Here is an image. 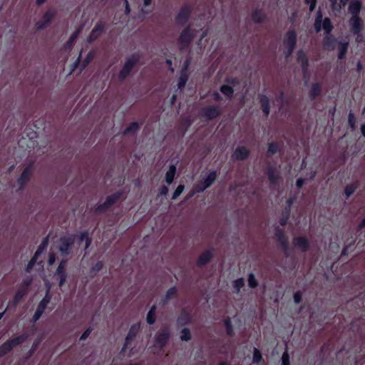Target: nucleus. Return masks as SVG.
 I'll use <instances>...</instances> for the list:
<instances>
[{
	"mask_svg": "<svg viewBox=\"0 0 365 365\" xmlns=\"http://www.w3.org/2000/svg\"><path fill=\"white\" fill-rule=\"evenodd\" d=\"M195 36L194 30L192 29L191 25H187L180 33L178 38V44L180 50L187 49L191 44Z\"/></svg>",
	"mask_w": 365,
	"mask_h": 365,
	"instance_id": "1",
	"label": "nucleus"
},
{
	"mask_svg": "<svg viewBox=\"0 0 365 365\" xmlns=\"http://www.w3.org/2000/svg\"><path fill=\"white\" fill-rule=\"evenodd\" d=\"M140 60V56L137 53L132 54L128 58L118 73V78L123 81L131 73L133 68L137 65Z\"/></svg>",
	"mask_w": 365,
	"mask_h": 365,
	"instance_id": "2",
	"label": "nucleus"
},
{
	"mask_svg": "<svg viewBox=\"0 0 365 365\" xmlns=\"http://www.w3.org/2000/svg\"><path fill=\"white\" fill-rule=\"evenodd\" d=\"M123 195L122 191H117L113 194L108 196L105 202L102 204L98 205L96 207V213H103L113 206Z\"/></svg>",
	"mask_w": 365,
	"mask_h": 365,
	"instance_id": "3",
	"label": "nucleus"
},
{
	"mask_svg": "<svg viewBox=\"0 0 365 365\" xmlns=\"http://www.w3.org/2000/svg\"><path fill=\"white\" fill-rule=\"evenodd\" d=\"M74 242L75 238L73 235L63 236L60 237L58 250L63 256H68L70 255Z\"/></svg>",
	"mask_w": 365,
	"mask_h": 365,
	"instance_id": "4",
	"label": "nucleus"
},
{
	"mask_svg": "<svg viewBox=\"0 0 365 365\" xmlns=\"http://www.w3.org/2000/svg\"><path fill=\"white\" fill-rule=\"evenodd\" d=\"M170 337V331L168 327L163 328L155 336V344L160 350H162L168 344Z\"/></svg>",
	"mask_w": 365,
	"mask_h": 365,
	"instance_id": "5",
	"label": "nucleus"
},
{
	"mask_svg": "<svg viewBox=\"0 0 365 365\" xmlns=\"http://www.w3.org/2000/svg\"><path fill=\"white\" fill-rule=\"evenodd\" d=\"M56 15L54 9H48L42 16L41 19L36 23L37 31L43 30L47 28Z\"/></svg>",
	"mask_w": 365,
	"mask_h": 365,
	"instance_id": "6",
	"label": "nucleus"
},
{
	"mask_svg": "<svg viewBox=\"0 0 365 365\" xmlns=\"http://www.w3.org/2000/svg\"><path fill=\"white\" fill-rule=\"evenodd\" d=\"M221 115V110L217 106H207L202 108L200 115L207 120H212Z\"/></svg>",
	"mask_w": 365,
	"mask_h": 365,
	"instance_id": "7",
	"label": "nucleus"
},
{
	"mask_svg": "<svg viewBox=\"0 0 365 365\" xmlns=\"http://www.w3.org/2000/svg\"><path fill=\"white\" fill-rule=\"evenodd\" d=\"M192 9L188 5H183L175 16V22L178 26H185L188 22Z\"/></svg>",
	"mask_w": 365,
	"mask_h": 365,
	"instance_id": "8",
	"label": "nucleus"
},
{
	"mask_svg": "<svg viewBox=\"0 0 365 365\" xmlns=\"http://www.w3.org/2000/svg\"><path fill=\"white\" fill-rule=\"evenodd\" d=\"M34 173L33 163L27 165L21 173L20 177L17 179V183L19 185V190L24 188L26 183L30 180Z\"/></svg>",
	"mask_w": 365,
	"mask_h": 365,
	"instance_id": "9",
	"label": "nucleus"
},
{
	"mask_svg": "<svg viewBox=\"0 0 365 365\" xmlns=\"http://www.w3.org/2000/svg\"><path fill=\"white\" fill-rule=\"evenodd\" d=\"M275 236L278 242L280 244L284 255L287 257L289 255V246L287 237H286L284 230L277 227L275 229Z\"/></svg>",
	"mask_w": 365,
	"mask_h": 365,
	"instance_id": "10",
	"label": "nucleus"
},
{
	"mask_svg": "<svg viewBox=\"0 0 365 365\" xmlns=\"http://www.w3.org/2000/svg\"><path fill=\"white\" fill-rule=\"evenodd\" d=\"M67 264V259H62L56 271L55 274L56 275L58 279V284L60 287H62L67 279V273L66 271V266Z\"/></svg>",
	"mask_w": 365,
	"mask_h": 365,
	"instance_id": "11",
	"label": "nucleus"
},
{
	"mask_svg": "<svg viewBox=\"0 0 365 365\" xmlns=\"http://www.w3.org/2000/svg\"><path fill=\"white\" fill-rule=\"evenodd\" d=\"M297 42V34L294 29L289 30L284 35L283 44L284 46L296 48Z\"/></svg>",
	"mask_w": 365,
	"mask_h": 365,
	"instance_id": "12",
	"label": "nucleus"
},
{
	"mask_svg": "<svg viewBox=\"0 0 365 365\" xmlns=\"http://www.w3.org/2000/svg\"><path fill=\"white\" fill-rule=\"evenodd\" d=\"M250 155V150L245 146H237L232 158L235 160H245Z\"/></svg>",
	"mask_w": 365,
	"mask_h": 365,
	"instance_id": "13",
	"label": "nucleus"
},
{
	"mask_svg": "<svg viewBox=\"0 0 365 365\" xmlns=\"http://www.w3.org/2000/svg\"><path fill=\"white\" fill-rule=\"evenodd\" d=\"M213 257L214 253L212 250H206L200 255L198 259H197V266L200 267L205 266L212 260Z\"/></svg>",
	"mask_w": 365,
	"mask_h": 365,
	"instance_id": "14",
	"label": "nucleus"
},
{
	"mask_svg": "<svg viewBox=\"0 0 365 365\" xmlns=\"http://www.w3.org/2000/svg\"><path fill=\"white\" fill-rule=\"evenodd\" d=\"M266 173L268 176V179L271 185H277L279 184L280 176L276 168L274 165H268L267 168H266Z\"/></svg>",
	"mask_w": 365,
	"mask_h": 365,
	"instance_id": "15",
	"label": "nucleus"
},
{
	"mask_svg": "<svg viewBox=\"0 0 365 365\" xmlns=\"http://www.w3.org/2000/svg\"><path fill=\"white\" fill-rule=\"evenodd\" d=\"M293 244L294 247L299 249L302 252H306L310 247L308 239L304 236L294 237Z\"/></svg>",
	"mask_w": 365,
	"mask_h": 365,
	"instance_id": "16",
	"label": "nucleus"
},
{
	"mask_svg": "<svg viewBox=\"0 0 365 365\" xmlns=\"http://www.w3.org/2000/svg\"><path fill=\"white\" fill-rule=\"evenodd\" d=\"M140 329V322L133 324L130 326L128 334L125 336V346L131 345V342L135 339Z\"/></svg>",
	"mask_w": 365,
	"mask_h": 365,
	"instance_id": "17",
	"label": "nucleus"
},
{
	"mask_svg": "<svg viewBox=\"0 0 365 365\" xmlns=\"http://www.w3.org/2000/svg\"><path fill=\"white\" fill-rule=\"evenodd\" d=\"M297 61L301 64V68L303 73L305 74L307 73L309 62L307 53L302 49L297 52Z\"/></svg>",
	"mask_w": 365,
	"mask_h": 365,
	"instance_id": "18",
	"label": "nucleus"
},
{
	"mask_svg": "<svg viewBox=\"0 0 365 365\" xmlns=\"http://www.w3.org/2000/svg\"><path fill=\"white\" fill-rule=\"evenodd\" d=\"M104 28L105 26L102 22L97 23L94 28L92 29L89 36L88 37V43H92L94 42L101 35Z\"/></svg>",
	"mask_w": 365,
	"mask_h": 365,
	"instance_id": "19",
	"label": "nucleus"
},
{
	"mask_svg": "<svg viewBox=\"0 0 365 365\" xmlns=\"http://www.w3.org/2000/svg\"><path fill=\"white\" fill-rule=\"evenodd\" d=\"M351 31L354 34H359L363 29V21L359 16H351L350 19Z\"/></svg>",
	"mask_w": 365,
	"mask_h": 365,
	"instance_id": "20",
	"label": "nucleus"
},
{
	"mask_svg": "<svg viewBox=\"0 0 365 365\" xmlns=\"http://www.w3.org/2000/svg\"><path fill=\"white\" fill-rule=\"evenodd\" d=\"M259 101L264 115L267 117L270 113V102L269 98L266 95H259Z\"/></svg>",
	"mask_w": 365,
	"mask_h": 365,
	"instance_id": "21",
	"label": "nucleus"
},
{
	"mask_svg": "<svg viewBox=\"0 0 365 365\" xmlns=\"http://www.w3.org/2000/svg\"><path fill=\"white\" fill-rule=\"evenodd\" d=\"M191 319L190 313L187 310L183 309L177 318V324L178 326L189 324L191 322Z\"/></svg>",
	"mask_w": 365,
	"mask_h": 365,
	"instance_id": "22",
	"label": "nucleus"
},
{
	"mask_svg": "<svg viewBox=\"0 0 365 365\" xmlns=\"http://www.w3.org/2000/svg\"><path fill=\"white\" fill-rule=\"evenodd\" d=\"M338 43L333 35H326L323 39L324 48L329 51H333L335 48L336 43Z\"/></svg>",
	"mask_w": 365,
	"mask_h": 365,
	"instance_id": "23",
	"label": "nucleus"
},
{
	"mask_svg": "<svg viewBox=\"0 0 365 365\" xmlns=\"http://www.w3.org/2000/svg\"><path fill=\"white\" fill-rule=\"evenodd\" d=\"M282 150V146L277 142H271L268 143L266 155L267 158H270L277 153H281Z\"/></svg>",
	"mask_w": 365,
	"mask_h": 365,
	"instance_id": "24",
	"label": "nucleus"
},
{
	"mask_svg": "<svg viewBox=\"0 0 365 365\" xmlns=\"http://www.w3.org/2000/svg\"><path fill=\"white\" fill-rule=\"evenodd\" d=\"M217 172L215 170L210 171L205 178H203L201 182L204 185L203 189H207L216 180Z\"/></svg>",
	"mask_w": 365,
	"mask_h": 365,
	"instance_id": "25",
	"label": "nucleus"
},
{
	"mask_svg": "<svg viewBox=\"0 0 365 365\" xmlns=\"http://www.w3.org/2000/svg\"><path fill=\"white\" fill-rule=\"evenodd\" d=\"M252 20L256 24H260L265 21L266 15L262 9H257L251 14Z\"/></svg>",
	"mask_w": 365,
	"mask_h": 365,
	"instance_id": "26",
	"label": "nucleus"
},
{
	"mask_svg": "<svg viewBox=\"0 0 365 365\" xmlns=\"http://www.w3.org/2000/svg\"><path fill=\"white\" fill-rule=\"evenodd\" d=\"M322 88L319 83H314L312 84L309 91V96L312 101L316 99L317 97L319 96L322 93Z\"/></svg>",
	"mask_w": 365,
	"mask_h": 365,
	"instance_id": "27",
	"label": "nucleus"
},
{
	"mask_svg": "<svg viewBox=\"0 0 365 365\" xmlns=\"http://www.w3.org/2000/svg\"><path fill=\"white\" fill-rule=\"evenodd\" d=\"M156 310H157V306L155 304H153L148 312L146 314V322L149 325H153L155 324L156 321Z\"/></svg>",
	"mask_w": 365,
	"mask_h": 365,
	"instance_id": "28",
	"label": "nucleus"
},
{
	"mask_svg": "<svg viewBox=\"0 0 365 365\" xmlns=\"http://www.w3.org/2000/svg\"><path fill=\"white\" fill-rule=\"evenodd\" d=\"M361 9V4L359 1H351L349 6V11L351 14L352 16H359Z\"/></svg>",
	"mask_w": 365,
	"mask_h": 365,
	"instance_id": "29",
	"label": "nucleus"
},
{
	"mask_svg": "<svg viewBox=\"0 0 365 365\" xmlns=\"http://www.w3.org/2000/svg\"><path fill=\"white\" fill-rule=\"evenodd\" d=\"M28 338V335L26 334H22L18 336H16L14 338L10 339L7 340L10 345L12 346V349L14 347L22 344Z\"/></svg>",
	"mask_w": 365,
	"mask_h": 365,
	"instance_id": "30",
	"label": "nucleus"
},
{
	"mask_svg": "<svg viewBox=\"0 0 365 365\" xmlns=\"http://www.w3.org/2000/svg\"><path fill=\"white\" fill-rule=\"evenodd\" d=\"M338 46H338V51H339L338 58L340 60H342L345 58V56L346 55V53L348 51V47H349V42L339 41Z\"/></svg>",
	"mask_w": 365,
	"mask_h": 365,
	"instance_id": "31",
	"label": "nucleus"
},
{
	"mask_svg": "<svg viewBox=\"0 0 365 365\" xmlns=\"http://www.w3.org/2000/svg\"><path fill=\"white\" fill-rule=\"evenodd\" d=\"M175 174H176V166L175 165H170L169 166L168 170L165 173V182L168 185H170L173 183L175 176Z\"/></svg>",
	"mask_w": 365,
	"mask_h": 365,
	"instance_id": "32",
	"label": "nucleus"
},
{
	"mask_svg": "<svg viewBox=\"0 0 365 365\" xmlns=\"http://www.w3.org/2000/svg\"><path fill=\"white\" fill-rule=\"evenodd\" d=\"M140 128V124L138 122H132L123 131V135H133Z\"/></svg>",
	"mask_w": 365,
	"mask_h": 365,
	"instance_id": "33",
	"label": "nucleus"
},
{
	"mask_svg": "<svg viewBox=\"0 0 365 365\" xmlns=\"http://www.w3.org/2000/svg\"><path fill=\"white\" fill-rule=\"evenodd\" d=\"M322 29L324 30L326 35H331V33L334 29V26L329 18L325 17L322 22Z\"/></svg>",
	"mask_w": 365,
	"mask_h": 365,
	"instance_id": "34",
	"label": "nucleus"
},
{
	"mask_svg": "<svg viewBox=\"0 0 365 365\" xmlns=\"http://www.w3.org/2000/svg\"><path fill=\"white\" fill-rule=\"evenodd\" d=\"M27 292H26V290L24 289V288H19L18 291L16 292L13 298L14 304L15 306L17 305L24 298V297L27 294Z\"/></svg>",
	"mask_w": 365,
	"mask_h": 365,
	"instance_id": "35",
	"label": "nucleus"
},
{
	"mask_svg": "<svg viewBox=\"0 0 365 365\" xmlns=\"http://www.w3.org/2000/svg\"><path fill=\"white\" fill-rule=\"evenodd\" d=\"M220 91L229 99H231L233 97L234 89L229 85H222L220 87Z\"/></svg>",
	"mask_w": 365,
	"mask_h": 365,
	"instance_id": "36",
	"label": "nucleus"
},
{
	"mask_svg": "<svg viewBox=\"0 0 365 365\" xmlns=\"http://www.w3.org/2000/svg\"><path fill=\"white\" fill-rule=\"evenodd\" d=\"M224 326L226 330L227 335L229 336H234L233 326L230 317H227L224 320Z\"/></svg>",
	"mask_w": 365,
	"mask_h": 365,
	"instance_id": "37",
	"label": "nucleus"
},
{
	"mask_svg": "<svg viewBox=\"0 0 365 365\" xmlns=\"http://www.w3.org/2000/svg\"><path fill=\"white\" fill-rule=\"evenodd\" d=\"M290 210L289 209H284L282 213V215L279 220V223L281 226L284 227L289 219Z\"/></svg>",
	"mask_w": 365,
	"mask_h": 365,
	"instance_id": "38",
	"label": "nucleus"
},
{
	"mask_svg": "<svg viewBox=\"0 0 365 365\" xmlns=\"http://www.w3.org/2000/svg\"><path fill=\"white\" fill-rule=\"evenodd\" d=\"M12 346L8 341H6L0 346V357L6 356L12 350Z\"/></svg>",
	"mask_w": 365,
	"mask_h": 365,
	"instance_id": "39",
	"label": "nucleus"
},
{
	"mask_svg": "<svg viewBox=\"0 0 365 365\" xmlns=\"http://www.w3.org/2000/svg\"><path fill=\"white\" fill-rule=\"evenodd\" d=\"M189 79V74L180 73L178 80V88L182 90L185 88L187 81Z\"/></svg>",
	"mask_w": 365,
	"mask_h": 365,
	"instance_id": "40",
	"label": "nucleus"
},
{
	"mask_svg": "<svg viewBox=\"0 0 365 365\" xmlns=\"http://www.w3.org/2000/svg\"><path fill=\"white\" fill-rule=\"evenodd\" d=\"M80 32H81V29H78L71 34L69 39L68 40V41L66 43V46L67 48H71L73 46L75 41L77 39Z\"/></svg>",
	"mask_w": 365,
	"mask_h": 365,
	"instance_id": "41",
	"label": "nucleus"
},
{
	"mask_svg": "<svg viewBox=\"0 0 365 365\" xmlns=\"http://www.w3.org/2000/svg\"><path fill=\"white\" fill-rule=\"evenodd\" d=\"M261 362H264L262 353L258 349L254 348L252 363L255 364H257Z\"/></svg>",
	"mask_w": 365,
	"mask_h": 365,
	"instance_id": "42",
	"label": "nucleus"
},
{
	"mask_svg": "<svg viewBox=\"0 0 365 365\" xmlns=\"http://www.w3.org/2000/svg\"><path fill=\"white\" fill-rule=\"evenodd\" d=\"M180 334V338L182 341H188L192 339L190 330L187 327L182 329Z\"/></svg>",
	"mask_w": 365,
	"mask_h": 365,
	"instance_id": "43",
	"label": "nucleus"
},
{
	"mask_svg": "<svg viewBox=\"0 0 365 365\" xmlns=\"http://www.w3.org/2000/svg\"><path fill=\"white\" fill-rule=\"evenodd\" d=\"M358 185L356 184L351 183L347 185L344 188V193L346 198L351 197L356 190Z\"/></svg>",
	"mask_w": 365,
	"mask_h": 365,
	"instance_id": "44",
	"label": "nucleus"
},
{
	"mask_svg": "<svg viewBox=\"0 0 365 365\" xmlns=\"http://www.w3.org/2000/svg\"><path fill=\"white\" fill-rule=\"evenodd\" d=\"M165 296L166 297V299H168L169 300L177 298L178 296V288L175 286L169 288L167 290Z\"/></svg>",
	"mask_w": 365,
	"mask_h": 365,
	"instance_id": "45",
	"label": "nucleus"
},
{
	"mask_svg": "<svg viewBox=\"0 0 365 365\" xmlns=\"http://www.w3.org/2000/svg\"><path fill=\"white\" fill-rule=\"evenodd\" d=\"M244 286H245V279L243 277L238 278L233 282V287L235 289L237 293L240 292V289Z\"/></svg>",
	"mask_w": 365,
	"mask_h": 365,
	"instance_id": "46",
	"label": "nucleus"
},
{
	"mask_svg": "<svg viewBox=\"0 0 365 365\" xmlns=\"http://www.w3.org/2000/svg\"><path fill=\"white\" fill-rule=\"evenodd\" d=\"M48 242H49V237L46 236L42 240L40 245L38 247V248L36 250V252H38V253L39 252L40 254H42L43 252L47 248V247L48 245Z\"/></svg>",
	"mask_w": 365,
	"mask_h": 365,
	"instance_id": "47",
	"label": "nucleus"
},
{
	"mask_svg": "<svg viewBox=\"0 0 365 365\" xmlns=\"http://www.w3.org/2000/svg\"><path fill=\"white\" fill-rule=\"evenodd\" d=\"M247 282L248 286L252 289L256 288L259 284L253 273H250L248 274Z\"/></svg>",
	"mask_w": 365,
	"mask_h": 365,
	"instance_id": "48",
	"label": "nucleus"
},
{
	"mask_svg": "<svg viewBox=\"0 0 365 365\" xmlns=\"http://www.w3.org/2000/svg\"><path fill=\"white\" fill-rule=\"evenodd\" d=\"M94 56L95 52L93 51H90L87 53L85 59L82 62V68H85L91 63V61L93 59Z\"/></svg>",
	"mask_w": 365,
	"mask_h": 365,
	"instance_id": "49",
	"label": "nucleus"
},
{
	"mask_svg": "<svg viewBox=\"0 0 365 365\" xmlns=\"http://www.w3.org/2000/svg\"><path fill=\"white\" fill-rule=\"evenodd\" d=\"M32 282H33V277L31 276H29L22 281V282L20 284L19 288H24V289H26V292H28L29 287L31 285Z\"/></svg>",
	"mask_w": 365,
	"mask_h": 365,
	"instance_id": "50",
	"label": "nucleus"
},
{
	"mask_svg": "<svg viewBox=\"0 0 365 365\" xmlns=\"http://www.w3.org/2000/svg\"><path fill=\"white\" fill-rule=\"evenodd\" d=\"M348 124L352 130L356 129V118L351 111H350L348 115Z\"/></svg>",
	"mask_w": 365,
	"mask_h": 365,
	"instance_id": "51",
	"label": "nucleus"
},
{
	"mask_svg": "<svg viewBox=\"0 0 365 365\" xmlns=\"http://www.w3.org/2000/svg\"><path fill=\"white\" fill-rule=\"evenodd\" d=\"M184 189H185L184 185H179L177 187V188L175 190V191L173 194V196H172V199L173 200L177 199L181 195V193L183 192Z\"/></svg>",
	"mask_w": 365,
	"mask_h": 365,
	"instance_id": "52",
	"label": "nucleus"
},
{
	"mask_svg": "<svg viewBox=\"0 0 365 365\" xmlns=\"http://www.w3.org/2000/svg\"><path fill=\"white\" fill-rule=\"evenodd\" d=\"M38 343H39L38 341H34L33 343L31 349L29 350V351L26 354V359H29L34 354V353L36 351L37 347L38 346Z\"/></svg>",
	"mask_w": 365,
	"mask_h": 365,
	"instance_id": "53",
	"label": "nucleus"
},
{
	"mask_svg": "<svg viewBox=\"0 0 365 365\" xmlns=\"http://www.w3.org/2000/svg\"><path fill=\"white\" fill-rule=\"evenodd\" d=\"M355 244V240L351 241V242L346 245L341 250V255H347L349 251L352 250V247Z\"/></svg>",
	"mask_w": 365,
	"mask_h": 365,
	"instance_id": "54",
	"label": "nucleus"
},
{
	"mask_svg": "<svg viewBox=\"0 0 365 365\" xmlns=\"http://www.w3.org/2000/svg\"><path fill=\"white\" fill-rule=\"evenodd\" d=\"M282 365H290V357L287 350H285L282 354Z\"/></svg>",
	"mask_w": 365,
	"mask_h": 365,
	"instance_id": "55",
	"label": "nucleus"
},
{
	"mask_svg": "<svg viewBox=\"0 0 365 365\" xmlns=\"http://www.w3.org/2000/svg\"><path fill=\"white\" fill-rule=\"evenodd\" d=\"M103 262L102 261H98L92 267L91 271L93 272H100L103 267Z\"/></svg>",
	"mask_w": 365,
	"mask_h": 365,
	"instance_id": "56",
	"label": "nucleus"
},
{
	"mask_svg": "<svg viewBox=\"0 0 365 365\" xmlns=\"http://www.w3.org/2000/svg\"><path fill=\"white\" fill-rule=\"evenodd\" d=\"M190 64V60L186 59L182 66L180 73L189 74L188 68Z\"/></svg>",
	"mask_w": 365,
	"mask_h": 365,
	"instance_id": "57",
	"label": "nucleus"
},
{
	"mask_svg": "<svg viewBox=\"0 0 365 365\" xmlns=\"http://www.w3.org/2000/svg\"><path fill=\"white\" fill-rule=\"evenodd\" d=\"M92 331H93V329L91 327H88L84 331V332L81 334V336H80L79 340L80 341L86 340L89 336V335L91 334Z\"/></svg>",
	"mask_w": 365,
	"mask_h": 365,
	"instance_id": "58",
	"label": "nucleus"
},
{
	"mask_svg": "<svg viewBox=\"0 0 365 365\" xmlns=\"http://www.w3.org/2000/svg\"><path fill=\"white\" fill-rule=\"evenodd\" d=\"M317 0H304V3L309 6V11L312 12L317 6Z\"/></svg>",
	"mask_w": 365,
	"mask_h": 365,
	"instance_id": "59",
	"label": "nucleus"
},
{
	"mask_svg": "<svg viewBox=\"0 0 365 365\" xmlns=\"http://www.w3.org/2000/svg\"><path fill=\"white\" fill-rule=\"evenodd\" d=\"M295 304H299L302 300V294L300 291H297L293 296Z\"/></svg>",
	"mask_w": 365,
	"mask_h": 365,
	"instance_id": "60",
	"label": "nucleus"
},
{
	"mask_svg": "<svg viewBox=\"0 0 365 365\" xmlns=\"http://www.w3.org/2000/svg\"><path fill=\"white\" fill-rule=\"evenodd\" d=\"M46 301H40L38 303L36 309L43 313L48 306L47 304L45 303Z\"/></svg>",
	"mask_w": 365,
	"mask_h": 365,
	"instance_id": "61",
	"label": "nucleus"
},
{
	"mask_svg": "<svg viewBox=\"0 0 365 365\" xmlns=\"http://www.w3.org/2000/svg\"><path fill=\"white\" fill-rule=\"evenodd\" d=\"M285 49L284 51V53L285 54L286 58H289L294 52V50L295 49L294 47H289V46H284Z\"/></svg>",
	"mask_w": 365,
	"mask_h": 365,
	"instance_id": "62",
	"label": "nucleus"
},
{
	"mask_svg": "<svg viewBox=\"0 0 365 365\" xmlns=\"http://www.w3.org/2000/svg\"><path fill=\"white\" fill-rule=\"evenodd\" d=\"M35 264L36 263L34 262V260L30 259L26 266L25 272L27 273L31 272Z\"/></svg>",
	"mask_w": 365,
	"mask_h": 365,
	"instance_id": "63",
	"label": "nucleus"
},
{
	"mask_svg": "<svg viewBox=\"0 0 365 365\" xmlns=\"http://www.w3.org/2000/svg\"><path fill=\"white\" fill-rule=\"evenodd\" d=\"M43 314V313H42L41 312L36 309L34 314L33 315V317H32L33 322H36L41 317Z\"/></svg>",
	"mask_w": 365,
	"mask_h": 365,
	"instance_id": "64",
	"label": "nucleus"
}]
</instances>
